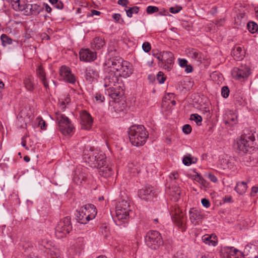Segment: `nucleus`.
Returning <instances> with one entry per match:
<instances>
[{
  "label": "nucleus",
  "instance_id": "f257e3e1",
  "mask_svg": "<svg viewBox=\"0 0 258 258\" xmlns=\"http://www.w3.org/2000/svg\"><path fill=\"white\" fill-rule=\"evenodd\" d=\"M105 70L123 77H128L132 73L130 63L119 56H112L105 63Z\"/></svg>",
  "mask_w": 258,
  "mask_h": 258
},
{
  "label": "nucleus",
  "instance_id": "f03ea898",
  "mask_svg": "<svg viewBox=\"0 0 258 258\" xmlns=\"http://www.w3.org/2000/svg\"><path fill=\"white\" fill-rule=\"evenodd\" d=\"M131 211L128 201L122 200L119 201L115 207V216L113 219L118 226H125L129 218V213Z\"/></svg>",
  "mask_w": 258,
  "mask_h": 258
},
{
  "label": "nucleus",
  "instance_id": "7ed1b4c3",
  "mask_svg": "<svg viewBox=\"0 0 258 258\" xmlns=\"http://www.w3.org/2000/svg\"><path fill=\"white\" fill-rule=\"evenodd\" d=\"M84 162L92 168L105 164V155L101 151L92 148L86 149L83 152Z\"/></svg>",
  "mask_w": 258,
  "mask_h": 258
},
{
  "label": "nucleus",
  "instance_id": "20e7f679",
  "mask_svg": "<svg viewBox=\"0 0 258 258\" xmlns=\"http://www.w3.org/2000/svg\"><path fill=\"white\" fill-rule=\"evenodd\" d=\"M128 136L132 144L138 147L146 143L148 134L143 125H134L129 128Z\"/></svg>",
  "mask_w": 258,
  "mask_h": 258
},
{
  "label": "nucleus",
  "instance_id": "39448f33",
  "mask_svg": "<svg viewBox=\"0 0 258 258\" xmlns=\"http://www.w3.org/2000/svg\"><path fill=\"white\" fill-rule=\"evenodd\" d=\"M55 116L59 130L62 134L70 135L74 133V125L68 117L59 112H56Z\"/></svg>",
  "mask_w": 258,
  "mask_h": 258
},
{
  "label": "nucleus",
  "instance_id": "423d86ee",
  "mask_svg": "<svg viewBox=\"0 0 258 258\" xmlns=\"http://www.w3.org/2000/svg\"><path fill=\"white\" fill-rule=\"evenodd\" d=\"M254 140L252 135H242L237 139L235 147L240 153H246L253 148Z\"/></svg>",
  "mask_w": 258,
  "mask_h": 258
},
{
  "label": "nucleus",
  "instance_id": "0eeeda50",
  "mask_svg": "<svg viewBox=\"0 0 258 258\" xmlns=\"http://www.w3.org/2000/svg\"><path fill=\"white\" fill-rule=\"evenodd\" d=\"M147 245L152 249H157L163 244L161 234L156 230L149 231L145 237Z\"/></svg>",
  "mask_w": 258,
  "mask_h": 258
},
{
  "label": "nucleus",
  "instance_id": "6e6552de",
  "mask_svg": "<svg viewBox=\"0 0 258 258\" xmlns=\"http://www.w3.org/2000/svg\"><path fill=\"white\" fill-rule=\"evenodd\" d=\"M171 215L174 224L181 230L182 232L186 229V217L182 211L178 207L171 208Z\"/></svg>",
  "mask_w": 258,
  "mask_h": 258
},
{
  "label": "nucleus",
  "instance_id": "1a4fd4ad",
  "mask_svg": "<svg viewBox=\"0 0 258 258\" xmlns=\"http://www.w3.org/2000/svg\"><path fill=\"white\" fill-rule=\"evenodd\" d=\"M72 226L70 218L66 217L58 222L55 229V234L57 238H61L69 234L72 230Z\"/></svg>",
  "mask_w": 258,
  "mask_h": 258
},
{
  "label": "nucleus",
  "instance_id": "9d476101",
  "mask_svg": "<svg viewBox=\"0 0 258 258\" xmlns=\"http://www.w3.org/2000/svg\"><path fill=\"white\" fill-rule=\"evenodd\" d=\"M158 194L157 190L154 186L147 185L138 191L139 197L144 201H148L152 200Z\"/></svg>",
  "mask_w": 258,
  "mask_h": 258
},
{
  "label": "nucleus",
  "instance_id": "9b49d317",
  "mask_svg": "<svg viewBox=\"0 0 258 258\" xmlns=\"http://www.w3.org/2000/svg\"><path fill=\"white\" fill-rule=\"evenodd\" d=\"M249 74L250 69L246 64H241L238 67L234 68L231 71L232 77L238 80L247 78Z\"/></svg>",
  "mask_w": 258,
  "mask_h": 258
},
{
  "label": "nucleus",
  "instance_id": "f8f14e48",
  "mask_svg": "<svg viewBox=\"0 0 258 258\" xmlns=\"http://www.w3.org/2000/svg\"><path fill=\"white\" fill-rule=\"evenodd\" d=\"M88 177V171L86 168L78 167L74 171L73 181L77 184H81L85 182Z\"/></svg>",
  "mask_w": 258,
  "mask_h": 258
},
{
  "label": "nucleus",
  "instance_id": "ddd939ff",
  "mask_svg": "<svg viewBox=\"0 0 258 258\" xmlns=\"http://www.w3.org/2000/svg\"><path fill=\"white\" fill-rule=\"evenodd\" d=\"M80 117L82 128L86 130L90 129L93 124V118L90 113L86 110L81 111Z\"/></svg>",
  "mask_w": 258,
  "mask_h": 258
},
{
  "label": "nucleus",
  "instance_id": "4468645a",
  "mask_svg": "<svg viewBox=\"0 0 258 258\" xmlns=\"http://www.w3.org/2000/svg\"><path fill=\"white\" fill-rule=\"evenodd\" d=\"M188 213L189 220L193 225H199L202 223L204 217L200 211L193 208L190 209Z\"/></svg>",
  "mask_w": 258,
  "mask_h": 258
},
{
  "label": "nucleus",
  "instance_id": "2eb2a0df",
  "mask_svg": "<svg viewBox=\"0 0 258 258\" xmlns=\"http://www.w3.org/2000/svg\"><path fill=\"white\" fill-rule=\"evenodd\" d=\"M174 55L170 51H163V61L161 66L167 71H170L174 63Z\"/></svg>",
  "mask_w": 258,
  "mask_h": 258
},
{
  "label": "nucleus",
  "instance_id": "dca6fc26",
  "mask_svg": "<svg viewBox=\"0 0 258 258\" xmlns=\"http://www.w3.org/2000/svg\"><path fill=\"white\" fill-rule=\"evenodd\" d=\"M59 73L61 77L65 82L72 84L76 82V77L68 67L62 66L59 70Z\"/></svg>",
  "mask_w": 258,
  "mask_h": 258
},
{
  "label": "nucleus",
  "instance_id": "f3484780",
  "mask_svg": "<svg viewBox=\"0 0 258 258\" xmlns=\"http://www.w3.org/2000/svg\"><path fill=\"white\" fill-rule=\"evenodd\" d=\"M80 59L85 62H91L95 60L97 57L96 53L89 49H81L79 52Z\"/></svg>",
  "mask_w": 258,
  "mask_h": 258
},
{
  "label": "nucleus",
  "instance_id": "a211bd4d",
  "mask_svg": "<svg viewBox=\"0 0 258 258\" xmlns=\"http://www.w3.org/2000/svg\"><path fill=\"white\" fill-rule=\"evenodd\" d=\"M106 95L113 99H119L123 94V91L120 85L108 88L105 91Z\"/></svg>",
  "mask_w": 258,
  "mask_h": 258
},
{
  "label": "nucleus",
  "instance_id": "6ab92c4d",
  "mask_svg": "<svg viewBox=\"0 0 258 258\" xmlns=\"http://www.w3.org/2000/svg\"><path fill=\"white\" fill-rule=\"evenodd\" d=\"M243 253L244 256H246V258H258V243L246 245Z\"/></svg>",
  "mask_w": 258,
  "mask_h": 258
},
{
  "label": "nucleus",
  "instance_id": "aec40b11",
  "mask_svg": "<svg viewBox=\"0 0 258 258\" xmlns=\"http://www.w3.org/2000/svg\"><path fill=\"white\" fill-rule=\"evenodd\" d=\"M118 76L115 74L108 72V74L104 79V86L110 88L119 85L118 83Z\"/></svg>",
  "mask_w": 258,
  "mask_h": 258
},
{
  "label": "nucleus",
  "instance_id": "412c9836",
  "mask_svg": "<svg viewBox=\"0 0 258 258\" xmlns=\"http://www.w3.org/2000/svg\"><path fill=\"white\" fill-rule=\"evenodd\" d=\"M224 257L226 258H243V252L233 247H228L225 248Z\"/></svg>",
  "mask_w": 258,
  "mask_h": 258
},
{
  "label": "nucleus",
  "instance_id": "4be33fe9",
  "mask_svg": "<svg viewBox=\"0 0 258 258\" xmlns=\"http://www.w3.org/2000/svg\"><path fill=\"white\" fill-rule=\"evenodd\" d=\"M36 73L37 77L39 79L41 83L43 84L46 90L49 89L47 80L46 78V74L44 68L41 65H38L36 69Z\"/></svg>",
  "mask_w": 258,
  "mask_h": 258
},
{
  "label": "nucleus",
  "instance_id": "5701e85b",
  "mask_svg": "<svg viewBox=\"0 0 258 258\" xmlns=\"http://www.w3.org/2000/svg\"><path fill=\"white\" fill-rule=\"evenodd\" d=\"M97 168L98 169V173L99 175L105 178L109 177L113 173L111 168L107 165L105 159V164L98 166Z\"/></svg>",
  "mask_w": 258,
  "mask_h": 258
},
{
  "label": "nucleus",
  "instance_id": "b1692460",
  "mask_svg": "<svg viewBox=\"0 0 258 258\" xmlns=\"http://www.w3.org/2000/svg\"><path fill=\"white\" fill-rule=\"evenodd\" d=\"M84 211L85 215H89V218H88L89 220L94 219L97 214V210L94 205L90 204H86L82 207Z\"/></svg>",
  "mask_w": 258,
  "mask_h": 258
},
{
  "label": "nucleus",
  "instance_id": "393cba45",
  "mask_svg": "<svg viewBox=\"0 0 258 258\" xmlns=\"http://www.w3.org/2000/svg\"><path fill=\"white\" fill-rule=\"evenodd\" d=\"M85 77L89 82L97 80L99 77L98 71L91 67H87L86 69Z\"/></svg>",
  "mask_w": 258,
  "mask_h": 258
},
{
  "label": "nucleus",
  "instance_id": "a878e982",
  "mask_svg": "<svg viewBox=\"0 0 258 258\" xmlns=\"http://www.w3.org/2000/svg\"><path fill=\"white\" fill-rule=\"evenodd\" d=\"M23 84L25 88L28 91L32 92L35 89L34 78L31 75H28L24 78Z\"/></svg>",
  "mask_w": 258,
  "mask_h": 258
},
{
  "label": "nucleus",
  "instance_id": "bb28decb",
  "mask_svg": "<svg viewBox=\"0 0 258 258\" xmlns=\"http://www.w3.org/2000/svg\"><path fill=\"white\" fill-rule=\"evenodd\" d=\"M244 51L242 47L239 46H235L232 51V55L236 60H240L244 56Z\"/></svg>",
  "mask_w": 258,
  "mask_h": 258
},
{
  "label": "nucleus",
  "instance_id": "cd10ccee",
  "mask_svg": "<svg viewBox=\"0 0 258 258\" xmlns=\"http://www.w3.org/2000/svg\"><path fill=\"white\" fill-rule=\"evenodd\" d=\"M202 241L209 245L215 246L217 244V239L216 235L213 234H206L202 237Z\"/></svg>",
  "mask_w": 258,
  "mask_h": 258
},
{
  "label": "nucleus",
  "instance_id": "c85d7f7f",
  "mask_svg": "<svg viewBox=\"0 0 258 258\" xmlns=\"http://www.w3.org/2000/svg\"><path fill=\"white\" fill-rule=\"evenodd\" d=\"M186 52L189 57L197 61H201L202 53L198 50L195 48H189Z\"/></svg>",
  "mask_w": 258,
  "mask_h": 258
},
{
  "label": "nucleus",
  "instance_id": "c756f323",
  "mask_svg": "<svg viewBox=\"0 0 258 258\" xmlns=\"http://www.w3.org/2000/svg\"><path fill=\"white\" fill-rule=\"evenodd\" d=\"M106 43L104 38L100 37H96L92 42V47L96 49H100L102 48Z\"/></svg>",
  "mask_w": 258,
  "mask_h": 258
},
{
  "label": "nucleus",
  "instance_id": "7c9ffc66",
  "mask_svg": "<svg viewBox=\"0 0 258 258\" xmlns=\"http://www.w3.org/2000/svg\"><path fill=\"white\" fill-rule=\"evenodd\" d=\"M84 212V210L82 207H81L77 215V220L78 222L83 224H85L89 221L88 219V218H89V215L86 216Z\"/></svg>",
  "mask_w": 258,
  "mask_h": 258
},
{
  "label": "nucleus",
  "instance_id": "2f4dec72",
  "mask_svg": "<svg viewBox=\"0 0 258 258\" xmlns=\"http://www.w3.org/2000/svg\"><path fill=\"white\" fill-rule=\"evenodd\" d=\"M247 189V183L244 181L238 182L236 183L234 190L240 195H243Z\"/></svg>",
  "mask_w": 258,
  "mask_h": 258
},
{
  "label": "nucleus",
  "instance_id": "473e14b6",
  "mask_svg": "<svg viewBox=\"0 0 258 258\" xmlns=\"http://www.w3.org/2000/svg\"><path fill=\"white\" fill-rule=\"evenodd\" d=\"M13 9L16 11H23L25 5V2L20 0H11Z\"/></svg>",
  "mask_w": 258,
  "mask_h": 258
},
{
  "label": "nucleus",
  "instance_id": "72a5a7b5",
  "mask_svg": "<svg viewBox=\"0 0 258 258\" xmlns=\"http://www.w3.org/2000/svg\"><path fill=\"white\" fill-rule=\"evenodd\" d=\"M31 15H37L44 10V8L36 4H31Z\"/></svg>",
  "mask_w": 258,
  "mask_h": 258
},
{
  "label": "nucleus",
  "instance_id": "f704fd0d",
  "mask_svg": "<svg viewBox=\"0 0 258 258\" xmlns=\"http://www.w3.org/2000/svg\"><path fill=\"white\" fill-rule=\"evenodd\" d=\"M35 123L42 130H46L47 128V124L45 120L40 116H38L36 118Z\"/></svg>",
  "mask_w": 258,
  "mask_h": 258
},
{
  "label": "nucleus",
  "instance_id": "c9c22d12",
  "mask_svg": "<svg viewBox=\"0 0 258 258\" xmlns=\"http://www.w3.org/2000/svg\"><path fill=\"white\" fill-rule=\"evenodd\" d=\"M190 119L194 121L198 125L202 124V117L197 113L191 114L190 116Z\"/></svg>",
  "mask_w": 258,
  "mask_h": 258
},
{
  "label": "nucleus",
  "instance_id": "e433bc0d",
  "mask_svg": "<svg viewBox=\"0 0 258 258\" xmlns=\"http://www.w3.org/2000/svg\"><path fill=\"white\" fill-rule=\"evenodd\" d=\"M126 11V15L127 17L131 18L133 16V14H137L139 11V8L137 6L130 8L128 9L125 10Z\"/></svg>",
  "mask_w": 258,
  "mask_h": 258
},
{
  "label": "nucleus",
  "instance_id": "4c0bfd02",
  "mask_svg": "<svg viewBox=\"0 0 258 258\" xmlns=\"http://www.w3.org/2000/svg\"><path fill=\"white\" fill-rule=\"evenodd\" d=\"M1 39L4 46L11 44L13 42L12 39L6 34H2L1 36Z\"/></svg>",
  "mask_w": 258,
  "mask_h": 258
},
{
  "label": "nucleus",
  "instance_id": "58836bf2",
  "mask_svg": "<svg viewBox=\"0 0 258 258\" xmlns=\"http://www.w3.org/2000/svg\"><path fill=\"white\" fill-rule=\"evenodd\" d=\"M247 27L249 31L251 33H254L258 29V25L253 22H248Z\"/></svg>",
  "mask_w": 258,
  "mask_h": 258
},
{
  "label": "nucleus",
  "instance_id": "ea45409f",
  "mask_svg": "<svg viewBox=\"0 0 258 258\" xmlns=\"http://www.w3.org/2000/svg\"><path fill=\"white\" fill-rule=\"evenodd\" d=\"M50 3L58 9H62L63 7V3L58 0H49Z\"/></svg>",
  "mask_w": 258,
  "mask_h": 258
},
{
  "label": "nucleus",
  "instance_id": "a19ab883",
  "mask_svg": "<svg viewBox=\"0 0 258 258\" xmlns=\"http://www.w3.org/2000/svg\"><path fill=\"white\" fill-rule=\"evenodd\" d=\"M152 55L160 61L161 64L162 63V61H163V51L159 52L153 51Z\"/></svg>",
  "mask_w": 258,
  "mask_h": 258
},
{
  "label": "nucleus",
  "instance_id": "79ce46f5",
  "mask_svg": "<svg viewBox=\"0 0 258 258\" xmlns=\"http://www.w3.org/2000/svg\"><path fill=\"white\" fill-rule=\"evenodd\" d=\"M200 110L203 111L204 113L207 114V116H209L210 115V109L209 108V103L208 102L207 103H206L203 106H201Z\"/></svg>",
  "mask_w": 258,
  "mask_h": 258
},
{
  "label": "nucleus",
  "instance_id": "37998d69",
  "mask_svg": "<svg viewBox=\"0 0 258 258\" xmlns=\"http://www.w3.org/2000/svg\"><path fill=\"white\" fill-rule=\"evenodd\" d=\"M119 104L118 103H117V102L113 103V107H111L110 108L111 111L112 113L113 112H114L115 113H116L121 111L122 110L121 109H119Z\"/></svg>",
  "mask_w": 258,
  "mask_h": 258
},
{
  "label": "nucleus",
  "instance_id": "c03bdc74",
  "mask_svg": "<svg viewBox=\"0 0 258 258\" xmlns=\"http://www.w3.org/2000/svg\"><path fill=\"white\" fill-rule=\"evenodd\" d=\"M157 79L160 84H163L165 81L166 77H164V75L163 72H159L157 75Z\"/></svg>",
  "mask_w": 258,
  "mask_h": 258
},
{
  "label": "nucleus",
  "instance_id": "a18cd8bd",
  "mask_svg": "<svg viewBox=\"0 0 258 258\" xmlns=\"http://www.w3.org/2000/svg\"><path fill=\"white\" fill-rule=\"evenodd\" d=\"M158 11V8L155 6H149L146 9L147 13L148 14H151L155 12H157Z\"/></svg>",
  "mask_w": 258,
  "mask_h": 258
},
{
  "label": "nucleus",
  "instance_id": "49530a36",
  "mask_svg": "<svg viewBox=\"0 0 258 258\" xmlns=\"http://www.w3.org/2000/svg\"><path fill=\"white\" fill-rule=\"evenodd\" d=\"M221 95L225 98H226L229 96V89L228 87L224 86L222 87L221 90Z\"/></svg>",
  "mask_w": 258,
  "mask_h": 258
},
{
  "label": "nucleus",
  "instance_id": "de8ad7c7",
  "mask_svg": "<svg viewBox=\"0 0 258 258\" xmlns=\"http://www.w3.org/2000/svg\"><path fill=\"white\" fill-rule=\"evenodd\" d=\"M31 4H26L24 6V9L23 11H24V14L26 15L30 16L32 14V11L31 8Z\"/></svg>",
  "mask_w": 258,
  "mask_h": 258
},
{
  "label": "nucleus",
  "instance_id": "09e8293b",
  "mask_svg": "<svg viewBox=\"0 0 258 258\" xmlns=\"http://www.w3.org/2000/svg\"><path fill=\"white\" fill-rule=\"evenodd\" d=\"M95 98L96 101L99 103L103 102L105 100L104 96L99 93H96Z\"/></svg>",
  "mask_w": 258,
  "mask_h": 258
},
{
  "label": "nucleus",
  "instance_id": "8fccbe9b",
  "mask_svg": "<svg viewBox=\"0 0 258 258\" xmlns=\"http://www.w3.org/2000/svg\"><path fill=\"white\" fill-rule=\"evenodd\" d=\"M142 48L146 52H149L151 49V44L148 42H145L142 45Z\"/></svg>",
  "mask_w": 258,
  "mask_h": 258
},
{
  "label": "nucleus",
  "instance_id": "3c124183",
  "mask_svg": "<svg viewBox=\"0 0 258 258\" xmlns=\"http://www.w3.org/2000/svg\"><path fill=\"white\" fill-rule=\"evenodd\" d=\"M182 10V7L180 6H176V7H171L169 9V11L170 13L173 14H176L180 12Z\"/></svg>",
  "mask_w": 258,
  "mask_h": 258
},
{
  "label": "nucleus",
  "instance_id": "603ef678",
  "mask_svg": "<svg viewBox=\"0 0 258 258\" xmlns=\"http://www.w3.org/2000/svg\"><path fill=\"white\" fill-rule=\"evenodd\" d=\"M107 51L109 54L111 56H113V52L116 51V47L113 44H110L108 46Z\"/></svg>",
  "mask_w": 258,
  "mask_h": 258
},
{
  "label": "nucleus",
  "instance_id": "864d4df0",
  "mask_svg": "<svg viewBox=\"0 0 258 258\" xmlns=\"http://www.w3.org/2000/svg\"><path fill=\"white\" fill-rule=\"evenodd\" d=\"M182 162L186 166H189L192 163L191 158L188 156L183 157Z\"/></svg>",
  "mask_w": 258,
  "mask_h": 258
},
{
  "label": "nucleus",
  "instance_id": "5fc2aeb1",
  "mask_svg": "<svg viewBox=\"0 0 258 258\" xmlns=\"http://www.w3.org/2000/svg\"><path fill=\"white\" fill-rule=\"evenodd\" d=\"M182 131L186 134H189L191 131V126L187 124L184 125L182 127Z\"/></svg>",
  "mask_w": 258,
  "mask_h": 258
},
{
  "label": "nucleus",
  "instance_id": "6e6d98bb",
  "mask_svg": "<svg viewBox=\"0 0 258 258\" xmlns=\"http://www.w3.org/2000/svg\"><path fill=\"white\" fill-rule=\"evenodd\" d=\"M169 178L171 180L177 179L179 178V174L176 171L172 172L169 175Z\"/></svg>",
  "mask_w": 258,
  "mask_h": 258
},
{
  "label": "nucleus",
  "instance_id": "4d7b16f0",
  "mask_svg": "<svg viewBox=\"0 0 258 258\" xmlns=\"http://www.w3.org/2000/svg\"><path fill=\"white\" fill-rule=\"evenodd\" d=\"M179 65L182 67L184 68L186 66L187 63V61L185 59L178 58V59Z\"/></svg>",
  "mask_w": 258,
  "mask_h": 258
},
{
  "label": "nucleus",
  "instance_id": "13d9d810",
  "mask_svg": "<svg viewBox=\"0 0 258 258\" xmlns=\"http://www.w3.org/2000/svg\"><path fill=\"white\" fill-rule=\"evenodd\" d=\"M207 176L208 178L213 182L216 183L217 181V178L214 174L209 173Z\"/></svg>",
  "mask_w": 258,
  "mask_h": 258
},
{
  "label": "nucleus",
  "instance_id": "bf43d9fd",
  "mask_svg": "<svg viewBox=\"0 0 258 258\" xmlns=\"http://www.w3.org/2000/svg\"><path fill=\"white\" fill-rule=\"evenodd\" d=\"M100 14H101V12L100 11H96V10H92L91 11V13L90 14H88L87 15V16L88 17H93L94 15L99 16V15H100Z\"/></svg>",
  "mask_w": 258,
  "mask_h": 258
},
{
  "label": "nucleus",
  "instance_id": "052dcab7",
  "mask_svg": "<svg viewBox=\"0 0 258 258\" xmlns=\"http://www.w3.org/2000/svg\"><path fill=\"white\" fill-rule=\"evenodd\" d=\"M202 204L203 206L206 208H208L210 206L209 201L206 199H203L202 200Z\"/></svg>",
  "mask_w": 258,
  "mask_h": 258
},
{
  "label": "nucleus",
  "instance_id": "680f3d73",
  "mask_svg": "<svg viewBox=\"0 0 258 258\" xmlns=\"http://www.w3.org/2000/svg\"><path fill=\"white\" fill-rule=\"evenodd\" d=\"M258 191V187L257 186H253L251 188V191L250 192V196L253 197L254 196L255 194H256Z\"/></svg>",
  "mask_w": 258,
  "mask_h": 258
},
{
  "label": "nucleus",
  "instance_id": "e2e57ef3",
  "mask_svg": "<svg viewBox=\"0 0 258 258\" xmlns=\"http://www.w3.org/2000/svg\"><path fill=\"white\" fill-rule=\"evenodd\" d=\"M174 191H175V198L178 199L179 198L180 194V190L179 187H175V190Z\"/></svg>",
  "mask_w": 258,
  "mask_h": 258
},
{
  "label": "nucleus",
  "instance_id": "0e129e2a",
  "mask_svg": "<svg viewBox=\"0 0 258 258\" xmlns=\"http://www.w3.org/2000/svg\"><path fill=\"white\" fill-rule=\"evenodd\" d=\"M118 4L121 5L124 7H126L128 3V1L127 0H118Z\"/></svg>",
  "mask_w": 258,
  "mask_h": 258
},
{
  "label": "nucleus",
  "instance_id": "69168bd1",
  "mask_svg": "<svg viewBox=\"0 0 258 258\" xmlns=\"http://www.w3.org/2000/svg\"><path fill=\"white\" fill-rule=\"evenodd\" d=\"M21 145L24 147L26 150H29V148L28 146H26V142L25 139V137H23L22 138V141H21Z\"/></svg>",
  "mask_w": 258,
  "mask_h": 258
},
{
  "label": "nucleus",
  "instance_id": "338daca9",
  "mask_svg": "<svg viewBox=\"0 0 258 258\" xmlns=\"http://www.w3.org/2000/svg\"><path fill=\"white\" fill-rule=\"evenodd\" d=\"M197 177L195 178V179L197 180V181L199 183L203 184L205 180L198 174H197Z\"/></svg>",
  "mask_w": 258,
  "mask_h": 258
},
{
  "label": "nucleus",
  "instance_id": "774afa93",
  "mask_svg": "<svg viewBox=\"0 0 258 258\" xmlns=\"http://www.w3.org/2000/svg\"><path fill=\"white\" fill-rule=\"evenodd\" d=\"M42 7H43L44 9H45V10L48 13H50L51 12V8H50V7L48 4H43Z\"/></svg>",
  "mask_w": 258,
  "mask_h": 258
}]
</instances>
